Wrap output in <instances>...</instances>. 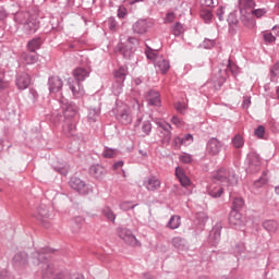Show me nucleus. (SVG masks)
<instances>
[{"instance_id": "obj_1", "label": "nucleus", "mask_w": 279, "mask_h": 279, "mask_svg": "<svg viewBox=\"0 0 279 279\" xmlns=\"http://www.w3.org/2000/svg\"><path fill=\"white\" fill-rule=\"evenodd\" d=\"M238 182L239 179L234 172L220 170L216 178V184L209 186V195H211V197H221L223 194V186H235Z\"/></svg>"}, {"instance_id": "obj_2", "label": "nucleus", "mask_w": 279, "mask_h": 279, "mask_svg": "<svg viewBox=\"0 0 279 279\" xmlns=\"http://www.w3.org/2000/svg\"><path fill=\"white\" fill-rule=\"evenodd\" d=\"M143 106L136 99L131 104L122 106L117 113V119L122 125H130L132 123L133 114H141Z\"/></svg>"}, {"instance_id": "obj_3", "label": "nucleus", "mask_w": 279, "mask_h": 279, "mask_svg": "<svg viewBox=\"0 0 279 279\" xmlns=\"http://www.w3.org/2000/svg\"><path fill=\"white\" fill-rule=\"evenodd\" d=\"M118 236L122 239V241H125L128 245H132V247L141 246V242H138L136 236L132 234V231H130L129 229H120Z\"/></svg>"}, {"instance_id": "obj_4", "label": "nucleus", "mask_w": 279, "mask_h": 279, "mask_svg": "<svg viewBox=\"0 0 279 279\" xmlns=\"http://www.w3.org/2000/svg\"><path fill=\"white\" fill-rule=\"evenodd\" d=\"M229 223L239 230H241V228H245V220H243V216L236 209L231 210L229 215Z\"/></svg>"}, {"instance_id": "obj_5", "label": "nucleus", "mask_w": 279, "mask_h": 279, "mask_svg": "<svg viewBox=\"0 0 279 279\" xmlns=\"http://www.w3.org/2000/svg\"><path fill=\"white\" fill-rule=\"evenodd\" d=\"M70 186L74 191H77V193H81V195H88L90 193V187H88V185H86V183L78 178H72L70 181Z\"/></svg>"}, {"instance_id": "obj_6", "label": "nucleus", "mask_w": 279, "mask_h": 279, "mask_svg": "<svg viewBox=\"0 0 279 279\" xmlns=\"http://www.w3.org/2000/svg\"><path fill=\"white\" fill-rule=\"evenodd\" d=\"M69 86L72 92V95L76 97V99H80V97H84L85 92L82 84L77 81H69Z\"/></svg>"}, {"instance_id": "obj_7", "label": "nucleus", "mask_w": 279, "mask_h": 279, "mask_svg": "<svg viewBox=\"0 0 279 279\" xmlns=\"http://www.w3.org/2000/svg\"><path fill=\"white\" fill-rule=\"evenodd\" d=\"M149 28V24L146 20H138L132 26L133 33L138 34L140 36L143 34H147V29Z\"/></svg>"}, {"instance_id": "obj_8", "label": "nucleus", "mask_w": 279, "mask_h": 279, "mask_svg": "<svg viewBox=\"0 0 279 279\" xmlns=\"http://www.w3.org/2000/svg\"><path fill=\"white\" fill-rule=\"evenodd\" d=\"M256 8V2L254 0H239V10L241 14H247Z\"/></svg>"}, {"instance_id": "obj_9", "label": "nucleus", "mask_w": 279, "mask_h": 279, "mask_svg": "<svg viewBox=\"0 0 279 279\" xmlns=\"http://www.w3.org/2000/svg\"><path fill=\"white\" fill-rule=\"evenodd\" d=\"M207 151L211 156H217L221 151V143L217 138H211L207 144Z\"/></svg>"}, {"instance_id": "obj_10", "label": "nucleus", "mask_w": 279, "mask_h": 279, "mask_svg": "<svg viewBox=\"0 0 279 279\" xmlns=\"http://www.w3.org/2000/svg\"><path fill=\"white\" fill-rule=\"evenodd\" d=\"M62 78L60 76H51L49 78V90L50 93H58L62 90Z\"/></svg>"}, {"instance_id": "obj_11", "label": "nucleus", "mask_w": 279, "mask_h": 279, "mask_svg": "<svg viewBox=\"0 0 279 279\" xmlns=\"http://www.w3.org/2000/svg\"><path fill=\"white\" fill-rule=\"evenodd\" d=\"M32 83V78H29V74L24 73L17 76L16 86L20 90H25Z\"/></svg>"}, {"instance_id": "obj_12", "label": "nucleus", "mask_w": 279, "mask_h": 279, "mask_svg": "<svg viewBox=\"0 0 279 279\" xmlns=\"http://www.w3.org/2000/svg\"><path fill=\"white\" fill-rule=\"evenodd\" d=\"M175 177L179 182H181L182 186H191V179L187 178L186 173H184V169L181 167L175 168Z\"/></svg>"}, {"instance_id": "obj_13", "label": "nucleus", "mask_w": 279, "mask_h": 279, "mask_svg": "<svg viewBox=\"0 0 279 279\" xmlns=\"http://www.w3.org/2000/svg\"><path fill=\"white\" fill-rule=\"evenodd\" d=\"M88 75H90V72L84 68H76L73 71L74 82H84Z\"/></svg>"}, {"instance_id": "obj_14", "label": "nucleus", "mask_w": 279, "mask_h": 279, "mask_svg": "<svg viewBox=\"0 0 279 279\" xmlns=\"http://www.w3.org/2000/svg\"><path fill=\"white\" fill-rule=\"evenodd\" d=\"M63 114L65 119H73L77 114V106L74 104H63Z\"/></svg>"}, {"instance_id": "obj_15", "label": "nucleus", "mask_w": 279, "mask_h": 279, "mask_svg": "<svg viewBox=\"0 0 279 279\" xmlns=\"http://www.w3.org/2000/svg\"><path fill=\"white\" fill-rule=\"evenodd\" d=\"M161 184H162V182H160L159 179L156 177H150L145 182V186H146L147 191H158V189H160Z\"/></svg>"}, {"instance_id": "obj_16", "label": "nucleus", "mask_w": 279, "mask_h": 279, "mask_svg": "<svg viewBox=\"0 0 279 279\" xmlns=\"http://www.w3.org/2000/svg\"><path fill=\"white\" fill-rule=\"evenodd\" d=\"M89 173L97 180L106 175V168L100 165L92 166L89 168Z\"/></svg>"}, {"instance_id": "obj_17", "label": "nucleus", "mask_w": 279, "mask_h": 279, "mask_svg": "<svg viewBox=\"0 0 279 279\" xmlns=\"http://www.w3.org/2000/svg\"><path fill=\"white\" fill-rule=\"evenodd\" d=\"M13 265L14 267H25L27 265V254L25 253H17L13 257Z\"/></svg>"}, {"instance_id": "obj_18", "label": "nucleus", "mask_w": 279, "mask_h": 279, "mask_svg": "<svg viewBox=\"0 0 279 279\" xmlns=\"http://www.w3.org/2000/svg\"><path fill=\"white\" fill-rule=\"evenodd\" d=\"M147 101L149 106H160V94L158 92L150 90L147 95Z\"/></svg>"}, {"instance_id": "obj_19", "label": "nucleus", "mask_w": 279, "mask_h": 279, "mask_svg": "<svg viewBox=\"0 0 279 279\" xmlns=\"http://www.w3.org/2000/svg\"><path fill=\"white\" fill-rule=\"evenodd\" d=\"M181 223H182V220H181L180 216L174 215L168 221L167 228H169L170 230H178V228H180Z\"/></svg>"}, {"instance_id": "obj_20", "label": "nucleus", "mask_w": 279, "mask_h": 279, "mask_svg": "<svg viewBox=\"0 0 279 279\" xmlns=\"http://www.w3.org/2000/svg\"><path fill=\"white\" fill-rule=\"evenodd\" d=\"M156 66H158V69H160L161 73H167V71H169V61L165 60V58L162 57H158L156 59Z\"/></svg>"}, {"instance_id": "obj_21", "label": "nucleus", "mask_w": 279, "mask_h": 279, "mask_svg": "<svg viewBox=\"0 0 279 279\" xmlns=\"http://www.w3.org/2000/svg\"><path fill=\"white\" fill-rule=\"evenodd\" d=\"M23 60L26 62V64H36L38 62V53L36 52L23 53Z\"/></svg>"}, {"instance_id": "obj_22", "label": "nucleus", "mask_w": 279, "mask_h": 279, "mask_svg": "<svg viewBox=\"0 0 279 279\" xmlns=\"http://www.w3.org/2000/svg\"><path fill=\"white\" fill-rule=\"evenodd\" d=\"M263 228L268 232H278L279 225L275 220H266L263 223Z\"/></svg>"}, {"instance_id": "obj_23", "label": "nucleus", "mask_w": 279, "mask_h": 279, "mask_svg": "<svg viewBox=\"0 0 279 279\" xmlns=\"http://www.w3.org/2000/svg\"><path fill=\"white\" fill-rule=\"evenodd\" d=\"M63 132L68 136H73V132H75V121H72V120L65 121L63 125Z\"/></svg>"}, {"instance_id": "obj_24", "label": "nucleus", "mask_w": 279, "mask_h": 279, "mask_svg": "<svg viewBox=\"0 0 279 279\" xmlns=\"http://www.w3.org/2000/svg\"><path fill=\"white\" fill-rule=\"evenodd\" d=\"M38 27L39 24L38 22H36V20H31L24 24V29H26V32H28L29 34H34V32H36Z\"/></svg>"}, {"instance_id": "obj_25", "label": "nucleus", "mask_w": 279, "mask_h": 279, "mask_svg": "<svg viewBox=\"0 0 279 279\" xmlns=\"http://www.w3.org/2000/svg\"><path fill=\"white\" fill-rule=\"evenodd\" d=\"M34 217L38 219V221L45 222L49 217V211L46 208H39Z\"/></svg>"}, {"instance_id": "obj_26", "label": "nucleus", "mask_w": 279, "mask_h": 279, "mask_svg": "<svg viewBox=\"0 0 279 279\" xmlns=\"http://www.w3.org/2000/svg\"><path fill=\"white\" fill-rule=\"evenodd\" d=\"M41 269H43V278H51L53 275V267L51 265L44 263L41 264Z\"/></svg>"}, {"instance_id": "obj_27", "label": "nucleus", "mask_w": 279, "mask_h": 279, "mask_svg": "<svg viewBox=\"0 0 279 279\" xmlns=\"http://www.w3.org/2000/svg\"><path fill=\"white\" fill-rule=\"evenodd\" d=\"M232 145H233V147H235V149H241V147H243V145H245V141L243 140V136H241V134H236L232 138Z\"/></svg>"}, {"instance_id": "obj_28", "label": "nucleus", "mask_w": 279, "mask_h": 279, "mask_svg": "<svg viewBox=\"0 0 279 279\" xmlns=\"http://www.w3.org/2000/svg\"><path fill=\"white\" fill-rule=\"evenodd\" d=\"M104 217L108 219V221H114L117 219V216L114 215V211L110 207H104L101 210Z\"/></svg>"}, {"instance_id": "obj_29", "label": "nucleus", "mask_w": 279, "mask_h": 279, "mask_svg": "<svg viewBox=\"0 0 279 279\" xmlns=\"http://www.w3.org/2000/svg\"><path fill=\"white\" fill-rule=\"evenodd\" d=\"M28 49L31 52H36V49H40V38H35L28 41Z\"/></svg>"}, {"instance_id": "obj_30", "label": "nucleus", "mask_w": 279, "mask_h": 279, "mask_svg": "<svg viewBox=\"0 0 279 279\" xmlns=\"http://www.w3.org/2000/svg\"><path fill=\"white\" fill-rule=\"evenodd\" d=\"M172 245L173 247H175L177 250H184V239L180 238V236H175L172 239Z\"/></svg>"}, {"instance_id": "obj_31", "label": "nucleus", "mask_w": 279, "mask_h": 279, "mask_svg": "<svg viewBox=\"0 0 279 279\" xmlns=\"http://www.w3.org/2000/svg\"><path fill=\"white\" fill-rule=\"evenodd\" d=\"M251 162H250V169H252V167H255L256 171H258L259 167H260V157L256 156V155H252L251 157Z\"/></svg>"}, {"instance_id": "obj_32", "label": "nucleus", "mask_w": 279, "mask_h": 279, "mask_svg": "<svg viewBox=\"0 0 279 279\" xmlns=\"http://www.w3.org/2000/svg\"><path fill=\"white\" fill-rule=\"evenodd\" d=\"M125 75H128V66H122L114 72V77H118V80H125Z\"/></svg>"}, {"instance_id": "obj_33", "label": "nucleus", "mask_w": 279, "mask_h": 279, "mask_svg": "<svg viewBox=\"0 0 279 279\" xmlns=\"http://www.w3.org/2000/svg\"><path fill=\"white\" fill-rule=\"evenodd\" d=\"M201 16L205 21V23H209L213 21V12L210 10H202Z\"/></svg>"}, {"instance_id": "obj_34", "label": "nucleus", "mask_w": 279, "mask_h": 279, "mask_svg": "<svg viewBox=\"0 0 279 279\" xmlns=\"http://www.w3.org/2000/svg\"><path fill=\"white\" fill-rule=\"evenodd\" d=\"M245 206V202L241 197H235L233 199V209L232 210H239Z\"/></svg>"}, {"instance_id": "obj_35", "label": "nucleus", "mask_w": 279, "mask_h": 279, "mask_svg": "<svg viewBox=\"0 0 279 279\" xmlns=\"http://www.w3.org/2000/svg\"><path fill=\"white\" fill-rule=\"evenodd\" d=\"M268 182L269 179L267 178V174H264L259 180L255 181L254 186H256V189H260V186H265Z\"/></svg>"}, {"instance_id": "obj_36", "label": "nucleus", "mask_w": 279, "mask_h": 279, "mask_svg": "<svg viewBox=\"0 0 279 279\" xmlns=\"http://www.w3.org/2000/svg\"><path fill=\"white\" fill-rule=\"evenodd\" d=\"M97 117H99V111L90 109L87 116L89 123H95V121H97Z\"/></svg>"}, {"instance_id": "obj_37", "label": "nucleus", "mask_w": 279, "mask_h": 279, "mask_svg": "<svg viewBox=\"0 0 279 279\" xmlns=\"http://www.w3.org/2000/svg\"><path fill=\"white\" fill-rule=\"evenodd\" d=\"M172 33L175 36H180L181 34H184V26L180 23H175L174 26H172Z\"/></svg>"}, {"instance_id": "obj_38", "label": "nucleus", "mask_w": 279, "mask_h": 279, "mask_svg": "<svg viewBox=\"0 0 279 279\" xmlns=\"http://www.w3.org/2000/svg\"><path fill=\"white\" fill-rule=\"evenodd\" d=\"M251 13L253 16H256V19H260L263 16H265V14H267V10L265 9H253L251 10Z\"/></svg>"}, {"instance_id": "obj_39", "label": "nucleus", "mask_w": 279, "mask_h": 279, "mask_svg": "<svg viewBox=\"0 0 279 279\" xmlns=\"http://www.w3.org/2000/svg\"><path fill=\"white\" fill-rule=\"evenodd\" d=\"M102 156L104 158H114L117 156V150L112 148H105Z\"/></svg>"}, {"instance_id": "obj_40", "label": "nucleus", "mask_w": 279, "mask_h": 279, "mask_svg": "<svg viewBox=\"0 0 279 279\" xmlns=\"http://www.w3.org/2000/svg\"><path fill=\"white\" fill-rule=\"evenodd\" d=\"M134 203L130 202V201H124L120 204V208L121 210H132V208H134Z\"/></svg>"}, {"instance_id": "obj_41", "label": "nucleus", "mask_w": 279, "mask_h": 279, "mask_svg": "<svg viewBox=\"0 0 279 279\" xmlns=\"http://www.w3.org/2000/svg\"><path fill=\"white\" fill-rule=\"evenodd\" d=\"M264 40L268 45H271L276 43V36H274L271 33H264Z\"/></svg>"}, {"instance_id": "obj_42", "label": "nucleus", "mask_w": 279, "mask_h": 279, "mask_svg": "<svg viewBox=\"0 0 279 279\" xmlns=\"http://www.w3.org/2000/svg\"><path fill=\"white\" fill-rule=\"evenodd\" d=\"M181 162H184V165H190V162H193V157L186 153L180 156Z\"/></svg>"}, {"instance_id": "obj_43", "label": "nucleus", "mask_w": 279, "mask_h": 279, "mask_svg": "<svg viewBox=\"0 0 279 279\" xmlns=\"http://www.w3.org/2000/svg\"><path fill=\"white\" fill-rule=\"evenodd\" d=\"M172 145H173V147H175V149H180V147H182V145H184L183 138L180 136L174 137Z\"/></svg>"}, {"instance_id": "obj_44", "label": "nucleus", "mask_w": 279, "mask_h": 279, "mask_svg": "<svg viewBox=\"0 0 279 279\" xmlns=\"http://www.w3.org/2000/svg\"><path fill=\"white\" fill-rule=\"evenodd\" d=\"M255 136H257V138H264V136H265V126L259 125L257 129H255Z\"/></svg>"}, {"instance_id": "obj_45", "label": "nucleus", "mask_w": 279, "mask_h": 279, "mask_svg": "<svg viewBox=\"0 0 279 279\" xmlns=\"http://www.w3.org/2000/svg\"><path fill=\"white\" fill-rule=\"evenodd\" d=\"M146 57L148 60H154L156 64V59L159 58L154 50H146Z\"/></svg>"}, {"instance_id": "obj_46", "label": "nucleus", "mask_w": 279, "mask_h": 279, "mask_svg": "<svg viewBox=\"0 0 279 279\" xmlns=\"http://www.w3.org/2000/svg\"><path fill=\"white\" fill-rule=\"evenodd\" d=\"M223 14H226V8L220 5L216 11V15L218 16L219 21H223Z\"/></svg>"}, {"instance_id": "obj_47", "label": "nucleus", "mask_w": 279, "mask_h": 279, "mask_svg": "<svg viewBox=\"0 0 279 279\" xmlns=\"http://www.w3.org/2000/svg\"><path fill=\"white\" fill-rule=\"evenodd\" d=\"M120 51L124 58H132V48H120Z\"/></svg>"}, {"instance_id": "obj_48", "label": "nucleus", "mask_w": 279, "mask_h": 279, "mask_svg": "<svg viewBox=\"0 0 279 279\" xmlns=\"http://www.w3.org/2000/svg\"><path fill=\"white\" fill-rule=\"evenodd\" d=\"M171 123H173V125H177V128H182V125H184L182 120H180V118H178L177 116L172 117Z\"/></svg>"}, {"instance_id": "obj_49", "label": "nucleus", "mask_w": 279, "mask_h": 279, "mask_svg": "<svg viewBox=\"0 0 279 279\" xmlns=\"http://www.w3.org/2000/svg\"><path fill=\"white\" fill-rule=\"evenodd\" d=\"M142 130L146 134H149L151 132V123L149 121L144 122Z\"/></svg>"}, {"instance_id": "obj_50", "label": "nucleus", "mask_w": 279, "mask_h": 279, "mask_svg": "<svg viewBox=\"0 0 279 279\" xmlns=\"http://www.w3.org/2000/svg\"><path fill=\"white\" fill-rule=\"evenodd\" d=\"M174 21H175V13L169 12V13L166 15L165 22H166V23H173Z\"/></svg>"}, {"instance_id": "obj_51", "label": "nucleus", "mask_w": 279, "mask_h": 279, "mask_svg": "<svg viewBox=\"0 0 279 279\" xmlns=\"http://www.w3.org/2000/svg\"><path fill=\"white\" fill-rule=\"evenodd\" d=\"M183 138V145H191L193 144V136L191 134L185 135Z\"/></svg>"}, {"instance_id": "obj_52", "label": "nucleus", "mask_w": 279, "mask_h": 279, "mask_svg": "<svg viewBox=\"0 0 279 279\" xmlns=\"http://www.w3.org/2000/svg\"><path fill=\"white\" fill-rule=\"evenodd\" d=\"M126 14H128V9L120 7V9L118 10L119 19H125Z\"/></svg>"}, {"instance_id": "obj_53", "label": "nucleus", "mask_w": 279, "mask_h": 279, "mask_svg": "<svg viewBox=\"0 0 279 279\" xmlns=\"http://www.w3.org/2000/svg\"><path fill=\"white\" fill-rule=\"evenodd\" d=\"M228 23H229V25H236V23H239V21L236 20V16L231 13V14H229Z\"/></svg>"}, {"instance_id": "obj_54", "label": "nucleus", "mask_w": 279, "mask_h": 279, "mask_svg": "<svg viewBox=\"0 0 279 279\" xmlns=\"http://www.w3.org/2000/svg\"><path fill=\"white\" fill-rule=\"evenodd\" d=\"M157 125H159V128H162V130H166V132H169V130H171V124L167 122H157Z\"/></svg>"}, {"instance_id": "obj_55", "label": "nucleus", "mask_w": 279, "mask_h": 279, "mask_svg": "<svg viewBox=\"0 0 279 279\" xmlns=\"http://www.w3.org/2000/svg\"><path fill=\"white\" fill-rule=\"evenodd\" d=\"M204 47H205V49H210V47H215V40H213V39H205L204 40Z\"/></svg>"}, {"instance_id": "obj_56", "label": "nucleus", "mask_w": 279, "mask_h": 279, "mask_svg": "<svg viewBox=\"0 0 279 279\" xmlns=\"http://www.w3.org/2000/svg\"><path fill=\"white\" fill-rule=\"evenodd\" d=\"M175 110L182 114V113H184V110H186V105L178 102L175 106Z\"/></svg>"}, {"instance_id": "obj_57", "label": "nucleus", "mask_w": 279, "mask_h": 279, "mask_svg": "<svg viewBox=\"0 0 279 279\" xmlns=\"http://www.w3.org/2000/svg\"><path fill=\"white\" fill-rule=\"evenodd\" d=\"M202 5H205V8H213L215 5V1L213 0H201Z\"/></svg>"}, {"instance_id": "obj_58", "label": "nucleus", "mask_w": 279, "mask_h": 279, "mask_svg": "<svg viewBox=\"0 0 279 279\" xmlns=\"http://www.w3.org/2000/svg\"><path fill=\"white\" fill-rule=\"evenodd\" d=\"M252 100L250 99V97H244L242 108H250Z\"/></svg>"}, {"instance_id": "obj_59", "label": "nucleus", "mask_w": 279, "mask_h": 279, "mask_svg": "<svg viewBox=\"0 0 279 279\" xmlns=\"http://www.w3.org/2000/svg\"><path fill=\"white\" fill-rule=\"evenodd\" d=\"M228 69L229 71H231V73H236V65L234 63H232L230 60H229V64H228Z\"/></svg>"}, {"instance_id": "obj_60", "label": "nucleus", "mask_w": 279, "mask_h": 279, "mask_svg": "<svg viewBox=\"0 0 279 279\" xmlns=\"http://www.w3.org/2000/svg\"><path fill=\"white\" fill-rule=\"evenodd\" d=\"M8 19V12H5V9H0V21H5Z\"/></svg>"}, {"instance_id": "obj_61", "label": "nucleus", "mask_w": 279, "mask_h": 279, "mask_svg": "<svg viewBox=\"0 0 279 279\" xmlns=\"http://www.w3.org/2000/svg\"><path fill=\"white\" fill-rule=\"evenodd\" d=\"M278 71H279V62H277V63L272 66V69H271L270 72L272 73V75H277Z\"/></svg>"}, {"instance_id": "obj_62", "label": "nucleus", "mask_w": 279, "mask_h": 279, "mask_svg": "<svg viewBox=\"0 0 279 279\" xmlns=\"http://www.w3.org/2000/svg\"><path fill=\"white\" fill-rule=\"evenodd\" d=\"M123 167V161H118L113 165V171H117V169H121Z\"/></svg>"}, {"instance_id": "obj_63", "label": "nucleus", "mask_w": 279, "mask_h": 279, "mask_svg": "<svg viewBox=\"0 0 279 279\" xmlns=\"http://www.w3.org/2000/svg\"><path fill=\"white\" fill-rule=\"evenodd\" d=\"M3 88H8V82L3 81V78H0V90Z\"/></svg>"}, {"instance_id": "obj_64", "label": "nucleus", "mask_w": 279, "mask_h": 279, "mask_svg": "<svg viewBox=\"0 0 279 279\" xmlns=\"http://www.w3.org/2000/svg\"><path fill=\"white\" fill-rule=\"evenodd\" d=\"M129 43H130V45H136V43H138V39L134 38V37H130Z\"/></svg>"}]
</instances>
